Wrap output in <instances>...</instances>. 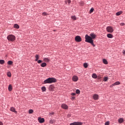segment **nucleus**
I'll return each mask as SVG.
<instances>
[{"mask_svg":"<svg viewBox=\"0 0 125 125\" xmlns=\"http://www.w3.org/2000/svg\"><path fill=\"white\" fill-rule=\"evenodd\" d=\"M49 123L50 124H53V123H54V121L52 120H50Z\"/></svg>","mask_w":125,"mask_h":125,"instance_id":"36","label":"nucleus"},{"mask_svg":"<svg viewBox=\"0 0 125 125\" xmlns=\"http://www.w3.org/2000/svg\"><path fill=\"white\" fill-rule=\"evenodd\" d=\"M109 122H107L105 123V125H109Z\"/></svg>","mask_w":125,"mask_h":125,"instance_id":"39","label":"nucleus"},{"mask_svg":"<svg viewBox=\"0 0 125 125\" xmlns=\"http://www.w3.org/2000/svg\"><path fill=\"white\" fill-rule=\"evenodd\" d=\"M107 38H109V39H112V38H113V35L109 33L107 35Z\"/></svg>","mask_w":125,"mask_h":125,"instance_id":"21","label":"nucleus"},{"mask_svg":"<svg viewBox=\"0 0 125 125\" xmlns=\"http://www.w3.org/2000/svg\"><path fill=\"white\" fill-rule=\"evenodd\" d=\"M83 66H84V68H86L87 67V63H84V64H83Z\"/></svg>","mask_w":125,"mask_h":125,"instance_id":"35","label":"nucleus"},{"mask_svg":"<svg viewBox=\"0 0 125 125\" xmlns=\"http://www.w3.org/2000/svg\"><path fill=\"white\" fill-rule=\"evenodd\" d=\"M42 61L41 60L37 61V63H38V64H41V63H42Z\"/></svg>","mask_w":125,"mask_h":125,"instance_id":"31","label":"nucleus"},{"mask_svg":"<svg viewBox=\"0 0 125 125\" xmlns=\"http://www.w3.org/2000/svg\"><path fill=\"white\" fill-rule=\"evenodd\" d=\"M75 41L77 42H82V38L80 36H77L75 38Z\"/></svg>","mask_w":125,"mask_h":125,"instance_id":"5","label":"nucleus"},{"mask_svg":"<svg viewBox=\"0 0 125 125\" xmlns=\"http://www.w3.org/2000/svg\"><path fill=\"white\" fill-rule=\"evenodd\" d=\"M79 80V78L77 76H74L72 77V80L73 82H78V80Z\"/></svg>","mask_w":125,"mask_h":125,"instance_id":"10","label":"nucleus"},{"mask_svg":"<svg viewBox=\"0 0 125 125\" xmlns=\"http://www.w3.org/2000/svg\"><path fill=\"white\" fill-rule=\"evenodd\" d=\"M121 14H123V11H119L116 13V15L117 16H120V15H121Z\"/></svg>","mask_w":125,"mask_h":125,"instance_id":"16","label":"nucleus"},{"mask_svg":"<svg viewBox=\"0 0 125 125\" xmlns=\"http://www.w3.org/2000/svg\"><path fill=\"white\" fill-rule=\"evenodd\" d=\"M50 115H54V112L50 113Z\"/></svg>","mask_w":125,"mask_h":125,"instance_id":"43","label":"nucleus"},{"mask_svg":"<svg viewBox=\"0 0 125 125\" xmlns=\"http://www.w3.org/2000/svg\"><path fill=\"white\" fill-rule=\"evenodd\" d=\"M71 95H72V96H75V95H76V93H72L71 94Z\"/></svg>","mask_w":125,"mask_h":125,"instance_id":"37","label":"nucleus"},{"mask_svg":"<svg viewBox=\"0 0 125 125\" xmlns=\"http://www.w3.org/2000/svg\"><path fill=\"white\" fill-rule=\"evenodd\" d=\"M75 97H71V100H74V99H75Z\"/></svg>","mask_w":125,"mask_h":125,"instance_id":"42","label":"nucleus"},{"mask_svg":"<svg viewBox=\"0 0 125 125\" xmlns=\"http://www.w3.org/2000/svg\"><path fill=\"white\" fill-rule=\"evenodd\" d=\"M124 122H125V120H124V118H120L118 120V123L119 124H123V123H124Z\"/></svg>","mask_w":125,"mask_h":125,"instance_id":"11","label":"nucleus"},{"mask_svg":"<svg viewBox=\"0 0 125 125\" xmlns=\"http://www.w3.org/2000/svg\"><path fill=\"white\" fill-rule=\"evenodd\" d=\"M103 62L104 64H105V65H107V64H108V62L107 61V60L104 59L103 60Z\"/></svg>","mask_w":125,"mask_h":125,"instance_id":"17","label":"nucleus"},{"mask_svg":"<svg viewBox=\"0 0 125 125\" xmlns=\"http://www.w3.org/2000/svg\"><path fill=\"white\" fill-rule=\"evenodd\" d=\"M120 25L121 26H125V23H121Z\"/></svg>","mask_w":125,"mask_h":125,"instance_id":"38","label":"nucleus"},{"mask_svg":"<svg viewBox=\"0 0 125 125\" xmlns=\"http://www.w3.org/2000/svg\"><path fill=\"white\" fill-rule=\"evenodd\" d=\"M7 39L8 41H10V42H14L16 40V37L15 36L10 34L7 36Z\"/></svg>","mask_w":125,"mask_h":125,"instance_id":"3","label":"nucleus"},{"mask_svg":"<svg viewBox=\"0 0 125 125\" xmlns=\"http://www.w3.org/2000/svg\"><path fill=\"white\" fill-rule=\"evenodd\" d=\"M76 93L77 94H80V93H81V91H80V90H79V89H77L76 90Z\"/></svg>","mask_w":125,"mask_h":125,"instance_id":"28","label":"nucleus"},{"mask_svg":"<svg viewBox=\"0 0 125 125\" xmlns=\"http://www.w3.org/2000/svg\"><path fill=\"white\" fill-rule=\"evenodd\" d=\"M10 111H11L12 112H14V113H17V111H15V108L12 107L10 108Z\"/></svg>","mask_w":125,"mask_h":125,"instance_id":"15","label":"nucleus"},{"mask_svg":"<svg viewBox=\"0 0 125 125\" xmlns=\"http://www.w3.org/2000/svg\"><path fill=\"white\" fill-rule=\"evenodd\" d=\"M0 64H4V60H0Z\"/></svg>","mask_w":125,"mask_h":125,"instance_id":"29","label":"nucleus"},{"mask_svg":"<svg viewBox=\"0 0 125 125\" xmlns=\"http://www.w3.org/2000/svg\"><path fill=\"white\" fill-rule=\"evenodd\" d=\"M83 123L81 122H73L70 124V125H82Z\"/></svg>","mask_w":125,"mask_h":125,"instance_id":"6","label":"nucleus"},{"mask_svg":"<svg viewBox=\"0 0 125 125\" xmlns=\"http://www.w3.org/2000/svg\"><path fill=\"white\" fill-rule=\"evenodd\" d=\"M0 125H3V124L2 123V122H0Z\"/></svg>","mask_w":125,"mask_h":125,"instance_id":"44","label":"nucleus"},{"mask_svg":"<svg viewBox=\"0 0 125 125\" xmlns=\"http://www.w3.org/2000/svg\"><path fill=\"white\" fill-rule=\"evenodd\" d=\"M123 55H125V50H124L123 51Z\"/></svg>","mask_w":125,"mask_h":125,"instance_id":"40","label":"nucleus"},{"mask_svg":"<svg viewBox=\"0 0 125 125\" xmlns=\"http://www.w3.org/2000/svg\"><path fill=\"white\" fill-rule=\"evenodd\" d=\"M104 82H107L108 81V77H104Z\"/></svg>","mask_w":125,"mask_h":125,"instance_id":"34","label":"nucleus"},{"mask_svg":"<svg viewBox=\"0 0 125 125\" xmlns=\"http://www.w3.org/2000/svg\"><path fill=\"white\" fill-rule=\"evenodd\" d=\"M42 90L43 92L44 91H46V88H45V86H43L42 87Z\"/></svg>","mask_w":125,"mask_h":125,"instance_id":"24","label":"nucleus"},{"mask_svg":"<svg viewBox=\"0 0 125 125\" xmlns=\"http://www.w3.org/2000/svg\"><path fill=\"white\" fill-rule=\"evenodd\" d=\"M43 60L44 62H49V60L48 58H44Z\"/></svg>","mask_w":125,"mask_h":125,"instance_id":"18","label":"nucleus"},{"mask_svg":"<svg viewBox=\"0 0 125 125\" xmlns=\"http://www.w3.org/2000/svg\"><path fill=\"white\" fill-rule=\"evenodd\" d=\"M35 58V61H38L40 59V56L39 55H36Z\"/></svg>","mask_w":125,"mask_h":125,"instance_id":"19","label":"nucleus"},{"mask_svg":"<svg viewBox=\"0 0 125 125\" xmlns=\"http://www.w3.org/2000/svg\"><path fill=\"white\" fill-rule=\"evenodd\" d=\"M71 18L73 20H77V17H76L75 16H72Z\"/></svg>","mask_w":125,"mask_h":125,"instance_id":"26","label":"nucleus"},{"mask_svg":"<svg viewBox=\"0 0 125 125\" xmlns=\"http://www.w3.org/2000/svg\"><path fill=\"white\" fill-rule=\"evenodd\" d=\"M8 89L9 91H12V85H11V84L9 85Z\"/></svg>","mask_w":125,"mask_h":125,"instance_id":"13","label":"nucleus"},{"mask_svg":"<svg viewBox=\"0 0 125 125\" xmlns=\"http://www.w3.org/2000/svg\"><path fill=\"white\" fill-rule=\"evenodd\" d=\"M106 32L108 33H113L114 32V29H113V27L111 26H107L106 28Z\"/></svg>","mask_w":125,"mask_h":125,"instance_id":"4","label":"nucleus"},{"mask_svg":"<svg viewBox=\"0 0 125 125\" xmlns=\"http://www.w3.org/2000/svg\"><path fill=\"white\" fill-rule=\"evenodd\" d=\"M93 10H94V9L93 8H92L90 10V13H92V12H93Z\"/></svg>","mask_w":125,"mask_h":125,"instance_id":"32","label":"nucleus"},{"mask_svg":"<svg viewBox=\"0 0 125 125\" xmlns=\"http://www.w3.org/2000/svg\"><path fill=\"white\" fill-rule=\"evenodd\" d=\"M61 107L62 109H64L65 110H67V109H68V105L65 104H62Z\"/></svg>","mask_w":125,"mask_h":125,"instance_id":"7","label":"nucleus"},{"mask_svg":"<svg viewBox=\"0 0 125 125\" xmlns=\"http://www.w3.org/2000/svg\"><path fill=\"white\" fill-rule=\"evenodd\" d=\"M92 77L93 78V79H97V75L95 73H93L92 75Z\"/></svg>","mask_w":125,"mask_h":125,"instance_id":"20","label":"nucleus"},{"mask_svg":"<svg viewBox=\"0 0 125 125\" xmlns=\"http://www.w3.org/2000/svg\"><path fill=\"white\" fill-rule=\"evenodd\" d=\"M43 16H46V15H47V13H46V12H43L42 14Z\"/></svg>","mask_w":125,"mask_h":125,"instance_id":"33","label":"nucleus"},{"mask_svg":"<svg viewBox=\"0 0 125 125\" xmlns=\"http://www.w3.org/2000/svg\"><path fill=\"white\" fill-rule=\"evenodd\" d=\"M96 38V35L94 33L90 34V36L86 34L85 36V42H89V43H91L92 45H94V43H93V39Z\"/></svg>","mask_w":125,"mask_h":125,"instance_id":"1","label":"nucleus"},{"mask_svg":"<svg viewBox=\"0 0 125 125\" xmlns=\"http://www.w3.org/2000/svg\"><path fill=\"white\" fill-rule=\"evenodd\" d=\"M53 89H54V86H53V85H50L49 87V90L52 91Z\"/></svg>","mask_w":125,"mask_h":125,"instance_id":"12","label":"nucleus"},{"mask_svg":"<svg viewBox=\"0 0 125 125\" xmlns=\"http://www.w3.org/2000/svg\"><path fill=\"white\" fill-rule=\"evenodd\" d=\"M121 83L120 82H116L112 84L113 86L115 85H118V84H120Z\"/></svg>","mask_w":125,"mask_h":125,"instance_id":"14","label":"nucleus"},{"mask_svg":"<svg viewBox=\"0 0 125 125\" xmlns=\"http://www.w3.org/2000/svg\"><path fill=\"white\" fill-rule=\"evenodd\" d=\"M68 3H71V0H67Z\"/></svg>","mask_w":125,"mask_h":125,"instance_id":"41","label":"nucleus"},{"mask_svg":"<svg viewBox=\"0 0 125 125\" xmlns=\"http://www.w3.org/2000/svg\"><path fill=\"white\" fill-rule=\"evenodd\" d=\"M14 27L15 28V29H19L20 28L19 25L17 24H15L14 25Z\"/></svg>","mask_w":125,"mask_h":125,"instance_id":"22","label":"nucleus"},{"mask_svg":"<svg viewBox=\"0 0 125 125\" xmlns=\"http://www.w3.org/2000/svg\"><path fill=\"white\" fill-rule=\"evenodd\" d=\"M57 81L56 79L54 78H49L43 81V83H56Z\"/></svg>","mask_w":125,"mask_h":125,"instance_id":"2","label":"nucleus"},{"mask_svg":"<svg viewBox=\"0 0 125 125\" xmlns=\"http://www.w3.org/2000/svg\"><path fill=\"white\" fill-rule=\"evenodd\" d=\"M33 112H34V110H33V109H30L29 110V114H33Z\"/></svg>","mask_w":125,"mask_h":125,"instance_id":"30","label":"nucleus"},{"mask_svg":"<svg viewBox=\"0 0 125 125\" xmlns=\"http://www.w3.org/2000/svg\"><path fill=\"white\" fill-rule=\"evenodd\" d=\"M99 96H98V94H95L93 95V98L94 100H98V98H99Z\"/></svg>","mask_w":125,"mask_h":125,"instance_id":"9","label":"nucleus"},{"mask_svg":"<svg viewBox=\"0 0 125 125\" xmlns=\"http://www.w3.org/2000/svg\"><path fill=\"white\" fill-rule=\"evenodd\" d=\"M46 65H47V64H46V63H45V62H42L41 64V67H46Z\"/></svg>","mask_w":125,"mask_h":125,"instance_id":"23","label":"nucleus"},{"mask_svg":"<svg viewBox=\"0 0 125 125\" xmlns=\"http://www.w3.org/2000/svg\"><path fill=\"white\" fill-rule=\"evenodd\" d=\"M7 64L8 65H12V64H13V61H9L8 62H7Z\"/></svg>","mask_w":125,"mask_h":125,"instance_id":"25","label":"nucleus"},{"mask_svg":"<svg viewBox=\"0 0 125 125\" xmlns=\"http://www.w3.org/2000/svg\"><path fill=\"white\" fill-rule=\"evenodd\" d=\"M38 122L40 123V124H42V123H44V119L41 118V117L38 118Z\"/></svg>","mask_w":125,"mask_h":125,"instance_id":"8","label":"nucleus"},{"mask_svg":"<svg viewBox=\"0 0 125 125\" xmlns=\"http://www.w3.org/2000/svg\"><path fill=\"white\" fill-rule=\"evenodd\" d=\"M7 76L9 77V78H10L11 77V73L10 72H7Z\"/></svg>","mask_w":125,"mask_h":125,"instance_id":"27","label":"nucleus"}]
</instances>
